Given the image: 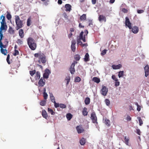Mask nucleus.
Here are the masks:
<instances>
[{
    "label": "nucleus",
    "mask_w": 149,
    "mask_h": 149,
    "mask_svg": "<svg viewBox=\"0 0 149 149\" xmlns=\"http://www.w3.org/2000/svg\"><path fill=\"white\" fill-rule=\"evenodd\" d=\"M27 42L28 45L31 49L34 50L36 49L37 47L36 44L33 38H29L27 39Z\"/></svg>",
    "instance_id": "obj_1"
},
{
    "label": "nucleus",
    "mask_w": 149,
    "mask_h": 149,
    "mask_svg": "<svg viewBox=\"0 0 149 149\" xmlns=\"http://www.w3.org/2000/svg\"><path fill=\"white\" fill-rule=\"evenodd\" d=\"M15 21L16 25L15 29L18 30L22 28L23 26L22 22L21 21L18 16H16L15 17Z\"/></svg>",
    "instance_id": "obj_2"
},
{
    "label": "nucleus",
    "mask_w": 149,
    "mask_h": 149,
    "mask_svg": "<svg viewBox=\"0 0 149 149\" xmlns=\"http://www.w3.org/2000/svg\"><path fill=\"white\" fill-rule=\"evenodd\" d=\"M1 26L0 27V36H3V34L2 33V31L3 30H6L7 26L6 24V23H1Z\"/></svg>",
    "instance_id": "obj_3"
},
{
    "label": "nucleus",
    "mask_w": 149,
    "mask_h": 149,
    "mask_svg": "<svg viewBox=\"0 0 149 149\" xmlns=\"http://www.w3.org/2000/svg\"><path fill=\"white\" fill-rule=\"evenodd\" d=\"M77 62L75 61H74L72 63L70 68L69 70L70 71L71 73L72 74H74L75 72V70L74 69V66L76 63H77Z\"/></svg>",
    "instance_id": "obj_4"
},
{
    "label": "nucleus",
    "mask_w": 149,
    "mask_h": 149,
    "mask_svg": "<svg viewBox=\"0 0 149 149\" xmlns=\"http://www.w3.org/2000/svg\"><path fill=\"white\" fill-rule=\"evenodd\" d=\"M125 25L129 28V29H132V24L130 22L129 19L128 17H125Z\"/></svg>",
    "instance_id": "obj_5"
},
{
    "label": "nucleus",
    "mask_w": 149,
    "mask_h": 149,
    "mask_svg": "<svg viewBox=\"0 0 149 149\" xmlns=\"http://www.w3.org/2000/svg\"><path fill=\"white\" fill-rule=\"evenodd\" d=\"M108 91V88L105 86H102V89L101 90L102 94L104 96H106Z\"/></svg>",
    "instance_id": "obj_6"
},
{
    "label": "nucleus",
    "mask_w": 149,
    "mask_h": 149,
    "mask_svg": "<svg viewBox=\"0 0 149 149\" xmlns=\"http://www.w3.org/2000/svg\"><path fill=\"white\" fill-rule=\"evenodd\" d=\"M91 119L92 122L93 123H97V118L95 114L93 113L91 114Z\"/></svg>",
    "instance_id": "obj_7"
},
{
    "label": "nucleus",
    "mask_w": 149,
    "mask_h": 149,
    "mask_svg": "<svg viewBox=\"0 0 149 149\" xmlns=\"http://www.w3.org/2000/svg\"><path fill=\"white\" fill-rule=\"evenodd\" d=\"M50 73V70L48 69H46L45 70V73L43 74V77L45 79L48 78Z\"/></svg>",
    "instance_id": "obj_8"
},
{
    "label": "nucleus",
    "mask_w": 149,
    "mask_h": 149,
    "mask_svg": "<svg viewBox=\"0 0 149 149\" xmlns=\"http://www.w3.org/2000/svg\"><path fill=\"white\" fill-rule=\"evenodd\" d=\"M98 19L99 21L101 22H106L107 20L106 17L103 15H100Z\"/></svg>",
    "instance_id": "obj_9"
},
{
    "label": "nucleus",
    "mask_w": 149,
    "mask_h": 149,
    "mask_svg": "<svg viewBox=\"0 0 149 149\" xmlns=\"http://www.w3.org/2000/svg\"><path fill=\"white\" fill-rule=\"evenodd\" d=\"M34 56L36 58L38 57L40 60L41 58H42L45 56V55L43 53H42L41 52H40L38 53L35 54Z\"/></svg>",
    "instance_id": "obj_10"
},
{
    "label": "nucleus",
    "mask_w": 149,
    "mask_h": 149,
    "mask_svg": "<svg viewBox=\"0 0 149 149\" xmlns=\"http://www.w3.org/2000/svg\"><path fill=\"white\" fill-rule=\"evenodd\" d=\"M76 129L79 134L83 133L84 131V129L80 125L77 126L76 127Z\"/></svg>",
    "instance_id": "obj_11"
},
{
    "label": "nucleus",
    "mask_w": 149,
    "mask_h": 149,
    "mask_svg": "<svg viewBox=\"0 0 149 149\" xmlns=\"http://www.w3.org/2000/svg\"><path fill=\"white\" fill-rule=\"evenodd\" d=\"M71 49L72 51L74 52H75V49H76V47L75 46V44H76V41L74 40H72L71 42Z\"/></svg>",
    "instance_id": "obj_12"
},
{
    "label": "nucleus",
    "mask_w": 149,
    "mask_h": 149,
    "mask_svg": "<svg viewBox=\"0 0 149 149\" xmlns=\"http://www.w3.org/2000/svg\"><path fill=\"white\" fill-rule=\"evenodd\" d=\"M145 76L147 77L149 74V66L147 65L144 68Z\"/></svg>",
    "instance_id": "obj_13"
},
{
    "label": "nucleus",
    "mask_w": 149,
    "mask_h": 149,
    "mask_svg": "<svg viewBox=\"0 0 149 149\" xmlns=\"http://www.w3.org/2000/svg\"><path fill=\"white\" fill-rule=\"evenodd\" d=\"M0 48L1 49V48H5L7 47L8 45L4 44H3L1 41L2 40L3 36H0Z\"/></svg>",
    "instance_id": "obj_14"
},
{
    "label": "nucleus",
    "mask_w": 149,
    "mask_h": 149,
    "mask_svg": "<svg viewBox=\"0 0 149 149\" xmlns=\"http://www.w3.org/2000/svg\"><path fill=\"white\" fill-rule=\"evenodd\" d=\"M83 34H84V32L83 31H81L80 34L79 38H80V39L82 40L84 42H85L86 41L85 37L86 36V35H84V36H83Z\"/></svg>",
    "instance_id": "obj_15"
},
{
    "label": "nucleus",
    "mask_w": 149,
    "mask_h": 149,
    "mask_svg": "<svg viewBox=\"0 0 149 149\" xmlns=\"http://www.w3.org/2000/svg\"><path fill=\"white\" fill-rule=\"evenodd\" d=\"M65 10L66 11H70L71 9V6L69 4H66L65 5Z\"/></svg>",
    "instance_id": "obj_16"
},
{
    "label": "nucleus",
    "mask_w": 149,
    "mask_h": 149,
    "mask_svg": "<svg viewBox=\"0 0 149 149\" xmlns=\"http://www.w3.org/2000/svg\"><path fill=\"white\" fill-rule=\"evenodd\" d=\"M132 31L134 33H137L139 31L138 28L136 26H134L133 28H132Z\"/></svg>",
    "instance_id": "obj_17"
},
{
    "label": "nucleus",
    "mask_w": 149,
    "mask_h": 149,
    "mask_svg": "<svg viewBox=\"0 0 149 149\" xmlns=\"http://www.w3.org/2000/svg\"><path fill=\"white\" fill-rule=\"evenodd\" d=\"M19 35L21 38H23L24 36V34L23 30L21 29H20L19 31Z\"/></svg>",
    "instance_id": "obj_18"
},
{
    "label": "nucleus",
    "mask_w": 149,
    "mask_h": 149,
    "mask_svg": "<svg viewBox=\"0 0 149 149\" xmlns=\"http://www.w3.org/2000/svg\"><path fill=\"white\" fill-rule=\"evenodd\" d=\"M38 84L39 86H43L45 85V83L43 81L42 78H41L39 80Z\"/></svg>",
    "instance_id": "obj_19"
},
{
    "label": "nucleus",
    "mask_w": 149,
    "mask_h": 149,
    "mask_svg": "<svg viewBox=\"0 0 149 149\" xmlns=\"http://www.w3.org/2000/svg\"><path fill=\"white\" fill-rule=\"evenodd\" d=\"M86 139L83 137L81 138L79 141L81 145H84L86 143Z\"/></svg>",
    "instance_id": "obj_20"
},
{
    "label": "nucleus",
    "mask_w": 149,
    "mask_h": 149,
    "mask_svg": "<svg viewBox=\"0 0 149 149\" xmlns=\"http://www.w3.org/2000/svg\"><path fill=\"white\" fill-rule=\"evenodd\" d=\"M114 70L118 69L122 67L121 65L119 64L118 65H113L112 66Z\"/></svg>",
    "instance_id": "obj_21"
},
{
    "label": "nucleus",
    "mask_w": 149,
    "mask_h": 149,
    "mask_svg": "<svg viewBox=\"0 0 149 149\" xmlns=\"http://www.w3.org/2000/svg\"><path fill=\"white\" fill-rule=\"evenodd\" d=\"M42 114L43 118L47 119L48 117L47 114V112L45 110H42Z\"/></svg>",
    "instance_id": "obj_22"
},
{
    "label": "nucleus",
    "mask_w": 149,
    "mask_h": 149,
    "mask_svg": "<svg viewBox=\"0 0 149 149\" xmlns=\"http://www.w3.org/2000/svg\"><path fill=\"white\" fill-rule=\"evenodd\" d=\"M105 124L108 127L110 126V122L109 120L107 119L106 118H105V120L104 121Z\"/></svg>",
    "instance_id": "obj_23"
},
{
    "label": "nucleus",
    "mask_w": 149,
    "mask_h": 149,
    "mask_svg": "<svg viewBox=\"0 0 149 149\" xmlns=\"http://www.w3.org/2000/svg\"><path fill=\"white\" fill-rule=\"evenodd\" d=\"M90 60L89 56L88 53L86 54L84 58V61L85 62H87Z\"/></svg>",
    "instance_id": "obj_24"
},
{
    "label": "nucleus",
    "mask_w": 149,
    "mask_h": 149,
    "mask_svg": "<svg viewBox=\"0 0 149 149\" xmlns=\"http://www.w3.org/2000/svg\"><path fill=\"white\" fill-rule=\"evenodd\" d=\"M40 61H41L42 63H45L46 61V56H45L42 58H41V59H40L38 61V62L39 63H40Z\"/></svg>",
    "instance_id": "obj_25"
},
{
    "label": "nucleus",
    "mask_w": 149,
    "mask_h": 149,
    "mask_svg": "<svg viewBox=\"0 0 149 149\" xmlns=\"http://www.w3.org/2000/svg\"><path fill=\"white\" fill-rule=\"evenodd\" d=\"M92 80L94 82H96L97 84L99 83L100 81V79L96 77H94L92 79Z\"/></svg>",
    "instance_id": "obj_26"
},
{
    "label": "nucleus",
    "mask_w": 149,
    "mask_h": 149,
    "mask_svg": "<svg viewBox=\"0 0 149 149\" xmlns=\"http://www.w3.org/2000/svg\"><path fill=\"white\" fill-rule=\"evenodd\" d=\"M87 109L86 107H84L82 111V114L84 116H86L87 115L88 112L87 111Z\"/></svg>",
    "instance_id": "obj_27"
},
{
    "label": "nucleus",
    "mask_w": 149,
    "mask_h": 149,
    "mask_svg": "<svg viewBox=\"0 0 149 149\" xmlns=\"http://www.w3.org/2000/svg\"><path fill=\"white\" fill-rule=\"evenodd\" d=\"M1 53L5 55H6L7 52V50L6 49H4L3 48L1 49Z\"/></svg>",
    "instance_id": "obj_28"
},
{
    "label": "nucleus",
    "mask_w": 149,
    "mask_h": 149,
    "mask_svg": "<svg viewBox=\"0 0 149 149\" xmlns=\"http://www.w3.org/2000/svg\"><path fill=\"white\" fill-rule=\"evenodd\" d=\"M66 116L67 119L69 120L72 118V115L70 113H68L66 114Z\"/></svg>",
    "instance_id": "obj_29"
},
{
    "label": "nucleus",
    "mask_w": 149,
    "mask_h": 149,
    "mask_svg": "<svg viewBox=\"0 0 149 149\" xmlns=\"http://www.w3.org/2000/svg\"><path fill=\"white\" fill-rule=\"evenodd\" d=\"M84 102L85 103V104L86 105H88V104L90 102V98L88 97H87L86 98Z\"/></svg>",
    "instance_id": "obj_30"
},
{
    "label": "nucleus",
    "mask_w": 149,
    "mask_h": 149,
    "mask_svg": "<svg viewBox=\"0 0 149 149\" xmlns=\"http://www.w3.org/2000/svg\"><path fill=\"white\" fill-rule=\"evenodd\" d=\"M40 78V73L39 72H37L36 73V76L35 77V78L36 80L39 79Z\"/></svg>",
    "instance_id": "obj_31"
},
{
    "label": "nucleus",
    "mask_w": 149,
    "mask_h": 149,
    "mask_svg": "<svg viewBox=\"0 0 149 149\" xmlns=\"http://www.w3.org/2000/svg\"><path fill=\"white\" fill-rule=\"evenodd\" d=\"M2 17L3 19L2 20V21L1 22V23H6L5 21V16H4L3 15H1V16L0 19H1Z\"/></svg>",
    "instance_id": "obj_32"
},
{
    "label": "nucleus",
    "mask_w": 149,
    "mask_h": 149,
    "mask_svg": "<svg viewBox=\"0 0 149 149\" xmlns=\"http://www.w3.org/2000/svg\"><path fill=\"white\" fill-rule=\"evenodd\" d=\"M86 19V15L85 14H83L80 17V19L81 21L85 20Z\"/></svg>",
    "instance_id": "obj_33"
},
{
    "label": "nucleus",
    "mask_w": 149,
    "mask_h": 149,
    "mask_svg": "<svg viewBox=\"0 0 149 149\" xmlns=\"http://www.w3.org/2000/svg\"><path fill=\"white\" fill-rule=\"evenodd\" d=\"M74 58L77 61H79L80 58V57L79 55V54L75 55L74 56Z\"/></svg>",
    "instance_id": "obj_34"
},
{
    "label": "nucleus",
    "mask_w": 149,
    "mask_h": 149,
    "mask_svg": "<svg viewBox=\"0 0 149 149\" xmlns=\"http://www.w3.org/2000/svg\"><path fill=\"white\" fill-rule=\"evenodd\" d=\"M48 111L49 113H51L52 115H54L55 114V112L53 111V110L49 108H48Z\"/></svg>",
    "instance_id": "obj_35"
},
{
    "label": "nucleus",
    "mask_w": 149,
    "mask_h": 149,
    "mask_svg": "<svg viewBox=\"0 0 149 149\" xmlns=\"http://www.w3.org/2000/svg\"><path fill=\"white\" fill-rule=\"evenodd\" d=\"M9 32L10 34H13L14 33V31L13 30L12 28L10 27L9 29Z\"/></svg>",
    "instance_id": "obj_36"
},
{
    "label": "nucleus",
    "mask_w": 149,
    "mask_h": 149,
    "mask_svg": "<svg viewBox=\"0 0 149 149\" xmlns=\"http://www.w3.org/2000/svg\"><path fill=\"white\" fill-rule=\"evenodd\" d=\"M123 71H120L119 72L118 76L119 78L123 77Z\"/></svg>",
    "instance_id": "obj_37"
},
{
    "label": "nucleus",
    "mask_w": 149,
    "mask_h": 149,
    "mask_svg": "<svg viewBox=\"0 0 149 149\" xmlns=\"http://www.w3.org/2000/svg\"><path fill=\"white\" fill-rule=\"evenodd\" d=\"M125 143L127 145H128L129 141V139L128 138H127L126 136L125 137Z\"/></svg>",
    "instance_id": "obj_38"
},
{
    "label": "nucleus",
    "mask_w": 149,
    "mask_h": 149,
    "mask_svg": "<svg viewBox=\"0 0 149 149\" xmlns=\"http://www.w3.org/2000/svg\"><path fill=\"white\" fill-rule=\"evenodd\" d=\"M138 119L139 125L140 126H141L143 124V121L141 119V117H138L137 118Z\"/></svg>",
    "instance_id": "obj_39"
},
{
    "label": "nucleus",
    "mask_w": 149,
    "mask_h": 149,
    "mask_svg": "<svg viewBox=\"0 0 149 149\" xmlns=\"http://www.w3.org/2000/svg\"><path fill=\"white\" fill-rule=\"evenodd\" d=\"M81 78L79 77H76L75 79V82H79L81 81Z\"/></svg>",
    "instance_id": "obj_40"
},
{
    "label": "nucleus",
    "mask_w": 149,
    "mask_h": 149,
    "mask_svg": "<svg viewBox=\"0 0 149 149\" xmlns=\"http://www.w3.org/2000/svg\"><path fill=\"white\" fill-rule=\"evenodd\" d=\"M105 102L106 104L108 106H109L110 105V101L108 99H106L105 100Z\"/></svg>",
    "instance_id": "obj_41"
},
{
    "label": "nucleus",
    "mask_w": 149,
    "mask_h": 149,
    "mask_svg": "<svg viewBox=\"0 0 149 149\" xmlns=\"http://www.w3.org/2000/svg\"><path fill=\"white\" fill-rule=\"evenodd\" d=\"M46 101L45 100L41 101L40 103V104L42 106H45L46 104Z\"/></svg>",
    "instance_id": "obj_42"
},
{
    "label": "nucleus",
    "mask_w": 149,
    "mask_h": 149,
    "mask_svg": "<svg viewBox=\"0 0 149 149\" xmlns=\"http://www.w3.org/2000/svg\"><path fill=\"white\" fill-rule=\"evenodd\" d=\"M17 43L19 45H21L23 44V41L22 40L20 39H18L17 41Z\"/></svg>",
    "instance_id": "obj_43"
},
{
    "label": "nucleus",
    "mask_w": 149,
    "mask_h": 149,
    "mask_svg": "<svg viewBox=\"0 0 149 149\" xmlns=\"http://www.w3.org/2000/svg\"><path fill=\"white\" fill-rule=\"evenodd\" d=\"M36 70H34L32 71H30V74L31 76H33L36 73Z\"/></svg>",
    "instance_id": "obj_44"
},
{
    "label": "nucleus",
    "mask_w": 149,
    "mask_h": 149,
    "mask_svg": "<svg viewBox=\"0 0 149 149\" xmlns=\"http://www.w3.org/2000/svg\"><path fill=\"white\" fill-rule=\"evenodd\" d=\"M81 39H80V38L79 39H78L77 40V44H79L81 46L82 45V43L81 41Z\"/></svg>",
    "instance_id": "obj_45"
},
{
    "label": "nucleus",
    "mask_w": 149,
    "mask_h": 149,
    "mask_svg": "<svg viewBox=\"0 0 149 149\" xmlns=\"http://www.w3.org/2000/svg\"><path fill=\"white\" fill-rule=\"evenodd\" d=\"M19 52L17 50L15 49V50L14 53H13V55L14 56H16L17 55H19Z\"/></svg>",
    "instance_id": "obj_46"
},
{
    "label": "nucleus",
    "mask_w": 149,
    "mask_h": 149,
    "mask_svg": "<svg viewBox=\"0 0 149 149\" xmlns=\"http://www.w3.org/2000/svg\"><path fill=\"white\" fill-rule=\"evenodd\" d=\"M60 107L61 108L63 109L66 108V106L64 104H60Z\"/></svg>",
    "instance_id": "obj_47"
},
{
    "label": "nucleus",
    "mask_w": 149,
    "mask_h": 149,
    "mask_svg": "<svg viewBox=\"0 0 149 149\" xmlns=\"http://www.w3.org/2000/svg\"><path fill=\"white\" fill-rule=\"evenodd\" d=\"M31 22V19L30 18H29L27 20V25L28 26H29L31 24L30 22Z\"/></svg>",
    "instance_id": "obj_48"
},
{
    "label": "nucleus",
    "mask_w": 149,
    "mask_h": 149,
    "mask_svg": "<svg viewBox=\"0 0 149 149\" xmlns=\"http://www.w3.org/2000/svg\"><path fill=\"white\" fill-rule=\"evenodd\" d=\"M10 56V55L8 54L7 55V58H6L7 61L8 63L9 64H10V61H9Z\"/></svg>",
    "instance_id": "obj_49"
},
{
    "label": "nucleus",
    "mask_w": 149,
    "mask_h": 149,
    "mask_svg": "<svg viewBox=\"0 0 149 149\" xmlns=\"http://www.w3.org/2000/svg\"><path fill=\"white\" fill-rule=\"evenodd\" d=\"M43 94L44 99L45 100H46L47 99L48 97V95L47 94L46 92H45L44 93H43Z\"/></svg>",
    "instance_id": "obj_50"
},
{
    "label": "nucleus",
    "mask_w": 149,
    "mask_h": 149,
    "mask_svg": "<svg viewBox=\"0 0 149 149\" xmlns=\"http://www.w3.org/2000/svg\"><path fill=\"white\" fill-rule=\"evenodd\" d=\"M6 17L8 20H10L11 18V16L9 13H8L7 14Z\"/></svg>",
    "instance_id": "obj_51"
},
{
    "label": "nucleus",
    "mask_w": 149,
    "mask_h": 149,
    "mask_svg": "<svg viewBox=\"0 0 149 149\" xmlns=\"http://www.w3.org/2000/svg\"><path fill=\"white\" fill-rule=\"evenodd\" d=\"M112 78L115 81H117L118 79L116 77V76L114 75H113L112 76Z\"/></svg>",
    "instance_id": "obj_52"
},
{
    "label": "nucleus",
    "mask_w": 149,
    "mask_h": 149,
    "mask_svg": "<svg viewBox=\"0 0 149 149\" xmlns=\"http://www.w3.org/2000/svg\"><path fill=\"white\" fill-rule=\"evenodd\" d=\"M54 107L55 108H57L60 107V104H59L58 103H56V102H54Z\"/></svg>",
    "instance_id": "obj_53"
},
{
    "label": "nucleus",
    "mask_w": 149,
    "mask_h": 149,
    "mask_svg": "<svg viewBox=\"0 0 149 149\" xmlns=\"http://www.w3.org/2000/svg\"><path fill=\"white\" fill-rule=\"evenodd\" d=\"M107 49H104V50H103L102 53H101V54L102 55H105L106 52H107Z\"/></svg>",
    "instance_id": "obj_54"
},
{
    "label": "nucleus",
    "mask_w": 149,
    "mask_h": 149,
    "mask_svg": "<svg viewBox=\"0 0 149 149\" xmlns=\"http://www.w3.org/2000/svg\"><path fill=\"white\" fill-rule=\"evenodd\" d=\"M122 11L124 13H126L128 12V10L127 9H125V8H123L122 9Z\"/></svg>",
    "instance_id": "obj_55"
},
{
    "label": "nucleus",
    "mask_w": 149,
    "mask_h": 149,
    "mask_svg": "<svg viewBox=\"0 0 149 149\" xmlns=\"http://www.w3.org/2000/svg\"><path fill=\"white\" fill-rule=\"evenodd\" d=\"M50 99L51 100L52 102H55V97L54 96L52 97H50Z\"/></svg>",
    "instance_id": "obj_56"
},
{
    "label": "nucleus",
    "mask_w": 149,
    "mask_h": 149,
    "mask_svg": "<svg viewBox=\"0 0 149 149\" xmlns=\"http://www.w3.org/2000/svg\"><path fill=\"white\" fill-rule=\"evenodd\" d=\"M8 41L7 39H4V41L3 42V44H4L8 45Z\"/></svg>",
    "instance_id": "obj_57"
},
{
    "label": "nucleus",
    "mask_w": 149,
    "mask_h": 149,
    "mask_svg": "<svg viewBox=\"0 0 149 149\" xmlns=\"http://www.w3.org/2000/svg\"><path fill=\"white\" fill-rule=\"evenodd\" d=\"M136 133L139 135H141V132L140 131V130L139 129H137L136 130Z\"/></svg>",
    "instance_id": "obj_58"
},
{
    "label": "nucleus",
    "mask_w": 149,
    "mask_h": 149,
    "mask_svg": "<svg viewBox=\"0 0 149 149\" xmlns=\"http://www.w3.org/2000/svg\"><path fill=\"white\" fill-rule=\"evenodd\" d=\"M115 82V86L117 87L119 86L120 85V82L119 81H116Z\"/></svg>",
    "instance_id": "obj_59"
},
{
    "label": "nucleus",
    "mask_w": 149,
    "mask_h": 149,
    "mask_svg": "<svg viewBox=\"0 0 149 149\" xmlns=\"http://www.w3.org/2000/svg\"><path fill=\"white\" fill-rule=\"evenodd\" d=\"M137 13H141L144 12V10H137Z\"/></svg>",
    "instance_id": "obj_60"
},
{
    "label": "nucleus",
    "mask_w": 149,
    "mask_h": 149,
    "mask_svg": "<svg viewBox=\"0 0 149 149\" xmlns=\"http://www.w3.org/2000/svg\"><path fill=\"white\" fill-rule=\"evenodd\" d=\"M93 22L92 20H89V26H91V25H93Z\"/></svg>",
    "instance_id": "obj_61"
},
{
    "label": "nucleus",
    "mask_w": 149,
    "mask_h": 149,
    "mask_svg": "<svg viewBox=\"0 0 149 149\" xmlns=\"http://www.w3.org/2000/svg\"><path fill=\"white\" fill-rule=\"evenodd\" d=\"M127 120L128 121H130L131 120V118L129 116H127Z\"/></svg>",
    "instance_id": "obj_62"
},
{
    "label": "nucleus",
    "mask_w": 149,
    "mask_h": 149,
    "mask_svg": "<svg viewBox=\"0 0 149 149\" xmlns=\"http://www.w3.org/2000/svg\"><path fill=\"white\" fill-rule=\"evenodd\" d=\"M141 109V107L139 105L138 107H137V110L138 111H139Z\"/></svg>",
    "instance_id": "obj_63"
},
{
    "label": "nucleus",
    "mask_w": 149,
    "mask_h": 149,
    "mask_svg": "<svg viewBox=\"0 0 149 149\" xmlns=\"http://www.w3.org/2000/svg\"><path fill=\"white\" fill-rule=\"evenodd\" d=\"M96 2V0H92V2L93 4H95Z\"/></svg>",
    "instance_id": "obj_64"
}]
</instances>
